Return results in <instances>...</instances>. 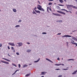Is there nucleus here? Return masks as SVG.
Listing matches in <instances>:
<instances>
[{"mask_svg":"<svg viewBox=\"0 0 77 77\" xmlns=\"http://www.w3.org/2000/svg\"><path fill=\"white\" fill-rule=\"evenodd\" d=\"M38 6L39 7H37V8H38V10H39V11H44V8H42V7L40 5H38Z\"/></svg>","mask_w":77,"mask_h":77,"instance_id":"f257e3e1","label":"nucleus"},{"mask_svg":"<svg viewBox=\"0 0 77 77\" xmlns=\"http://www.w3.org/2000/svg\"><path fill=\"white\" fill-rule=\"evenodd\" d=\"M57 12H58V13H60V14H63V15H66V14H65V13L60 11H57Z\"/></svg>","mask_w":77,"mask_h":77,"instance_id":"f03ea898","label":"nucleus"},{"mask_svg":"<svg viewBox=\"0 0 77 77\" xmlns=\"http://www.w3.org/2000/svg\"><path fill=\"white\" fill-rule=\"evenodd\" d=\"M73 42H74L73 40H72L71 41V43L72 44H73L74 45H76L75 47H77V44L76 43Z\"/></svg>","mask_w":77,"mask_h":77,"instance_id":"7ed1b4c3","label":"nucleus"},{"mask_svg":"<svg viewBox=\"0 0 77 77\" xmlns=\"http://www.w3.org/2000/svg\"><path fill=\"white\" fill-rule=\"evenodd\" d=\"M71 36L70 35H63L62 36V38H65V37H69L71 38Z\"/></svg>","mask_w":77,"mask_h":77,"instance_id":"20e7f679","label":"nucleus"},{"mask_svg":"<svg viewBox=\"0 0 77 77\" xmlns=\"http://www.w3.org/2000/svg\"><path fill=\"white\" fill-rule=\"evenodd\" d=\"M52 14L53 15H56V16H61L62 17V15L59 14H56V13H52Z\"/></svg>","mask_w":77,"mask_h":77,"instance_id":"39448f33","label":"nucleus"},{"mask_svg":"<svg viewBox=\"0 0 77 77\" xmlns=\"http://www.w3.org/2000/svg\"><path fill=\"white\" fill-rule=\"evenodd\" d=\"M1 62H2V63H6V64H9V63L8 62H6V61H5L3 60H1Z\"/></svg>","mask_w":77,"mask_h":77,"instance_id":"423d86ee","label":"nucleus"},{"mask_svg":"<svg viewBox=\"0 0 77 77\" xmlns=\"http://www.w3.org/2000/svg\"><path fill=\"white\" fill-rule=\"evenodd\" d=\"M9 45H11V46H15V44L14 43H8Z\"/></svg>","mask_w":77,"mask_h":77,"instance_id":"0eeeda50","label":"nucleus"},{"mask_svg":"<svg viewBox=\"0 0 77 77\" xmlns=\"http://www.w3.org/2000/svg\"><path fill=\"white\" fill-rule=\"evenodd\" d=\"M66 6L67 8H69V7H71V8L73 6V5H66Z\"/></svg>","mask_w":77,"mask_h":77,"instance_id":"6e6552de","label":"nucleus"},{"mask_svg":"<svg viewBox=\"0 0 77 77\" xmlns=\"http://www.w3.org/2000/svg\"><path fill=\"white\" fill-rule=\"evenodd\" d=\"M17 44H18L19 46L20 47L23 45V43L21 42L17 43Z\"/></svg>","mask_w":77,"mask_h":77,"instance_id":"1a4fd4ad","label":"nucleus"},{"mask_svg":"<svg viewBox=\"0 0 77 77\" xmlns=\"http://www.w3.org/2000/svg\"><path fill=\"white\" fill-rule=\"evenodd\" d=\"M46 60H48V61H49V62H51V63H53V62H52V61L51 60L48 59V58H46Z\"/></svg>","mask_w":77,"mask_h":77,"instance_id":"9d476101","label":"nucleus"},{"mask_svg":"<svg viewBox=\"0 0 77 77\" xmlns=\"http://www.w3.org/2000/svg\"><path fill=\"white\" fill-rule=\"evenodd\" d=\"M2 59H4V60H7V61H8V62H11V60L8 59H6V58H2Z\"/></svg>","mask_w":77,"mask_h":77,"instance_id":"9b49d317","label":"nucleus"},{"mask_svg":"<svg viewBox=\"0 0 77 77\" xmlns=\"http://www.w3.org/2000/svg\"><path fill=\"white\" fill-rule=\"evenodd\" d=\"M34 10L35 11V12H36V13H39V14L41 13V12L39 11H37L36 10H35V9H34Z\"/></svg>","mask_w":77,"mask_h":77,"instance_id":"f8f14e48","label":"nucleus"},{"mask_svg":"<svg viewBox=\"0 0 77 77\" xmlns=\"http://www.w3.org/2000/svg\"><path fill=\"white\" fill-rule=\"evenodd\" d=\"M62 11H66V12H69V11H68L67 10L65 9H61V10Z\"/></svg>","mask_w":77,"mask_h":77,"instance_id":"ddd939ff","label":"nucleus"},{"mask_svg":"<svg viewBox=\"0 0 77 77\" xmlns=\"http://www.w3.org/2000/svg\"><path fill=\"white\" fill-rule=\"evenodd\" d=\"M13 11L14 12H17V10L15 8H14L13 10Z\"/></svg>","mask_w":77,"mask_h":77,"instance_id":"4468645a","label":"nucleus"},{"mask_svg":"<svg viewBox=\"0 0 77 77\" xmlns=\"http://www.w3.org/2000/svg\"><path fill=\"white\" fill-rule=\"evenodd\" d=\"M19 71L18 70H16V71H15V72H14V73H13L12 75H14V74H15V73H16V72H17V71Z\"/></svg>","mask_w":77,"mask_h":77,"instance_id":"2eb2a0df","label":"nucleus"},{"mask_svg":"<svg viewBox=\"0 0 77 77\" xmlns=\"http://www.w3.org/2000/svg\"><path fill=\"white\" fill-rule=\"evenodd\" d=\"M77 72V70H76L74 72H73L72 73V74H76V72Z\"/></svg>","mask_w":77,"mask_h":77,"instance_id":"dca6fc26","label":"nucleus"},{"mask_svg":"<svg viewBox=\"0 0 77 77\" xmlns=\"http://www.w3.org/2000/svg\"><path fill=\"white\" fill-rule=\"evenodd\" d=\"M55 65H57V66H60V65H61V64H56Z\"/></svg>","mask_w":77,"mask_h":77,"instance_id":"f3484780","label":"nucleus"},{"mask_svg":"<svg viewBox=\"0 0 77 77\" xmlns=\"http://www.w3.org/2000/svg\"><path fill=\"white\" fill-rule=\"evenodd\" d=\"M59 0L60 3H62L63 2V0Z\"/></svg>","mask_w":77,"mask_h":77,"instance_id":"a211bd4d","label":"nucleus"},{"mask_svg":"<svg viewBox=\"0 0 77 77\" xmlns=\"http://www.w3.org/2000/svg\"><path fill=\"white\" fill-rule=\"evenodd\" d=\"M68 60H69H69H73V61H74V60H75L74 59H69Z\"/></svg>","mask_w":77,"mask_h":77,"instance_id":"6ab92c4d","label":"nucleus"},{"mask_svg":"<svg viewBox=\"0 0 77 77\" xmlns=\"http://www.w3.org/2000/svg\"><path fill=\"white\" fill-rule=\"evenodd\" d=\"M31 50H28L27 51V53H29V52H30L31 51Z\"/></svg>","mask_w":77,"mask_h":77,"instance_id":"aec40b11","label":"nucleus"},{"mask_svg":"<svg viewBox=\"0 0 77 77\" xmlns=\"http://www.w3.org/2000/svg\"><path fill=\"white\" fill-rule=\"evenodd\" d=\"M72 8H74L75 9H77V7L75 6H73L72 7Z\"/></svg>","mask_w":77,"mask_h":77,"instance_id":"412c9836","label":"nucleus"},{"mask_svg":"<svg viewBox=\"0 0 77 77\" xmlns=\"http://www.w3.org/2000/svg\"><path fill=\"white\" fill-rule=\"evenodd\" d=\"M40 60V58H39L37 60L35 61V62H38V61H39Z\"/></svg>","mask_w":77,"mask_h":77,"instance_id":"4be33fe9","label":"nucleus"},{"mask_svg":"<svg viewBox=\"0 0 77 77\" xmlns=\"http://www.w3.org/2000/svg\"><path fill=\"white\" fill-rule=\"evenodd\" d=\"M12 65L13 66H15V67H17V65H16L15 64H14V63H12Z\"/></svg>","mask_w":77,"mask_h":77,"instance_id":"5701e85b","label":"nucleus"},{"mask_svg":"<svg viewBox=\"0 0 77 77\" xmlns=\"http://www.w3.org/2000/svg\"><path fill=\"white\" fill-rule=\"evenodd\" d=\"M58 5H59V6H64V5L58 4Z\"/></svg>","mask_w":77,"mask_h":77,"instance_id":"b1692460","label":"nucleus"},{"mask_svg":"<svg viewBox=\"0 0 77 77\" xmlns=\"http://www.w3.org/2000/svg\"><path fill=\"white\" fill-rule=\"evenodd\" d=\"M32 14H35V15H36V12H35L34 11L32 12Z\"/></svg>","mask_w":77,"mask_h":77,"instance_id":"393cba45","label":"nucleus"},{"mask_svg":"<svg viewBox=\"0 0 77 77\" xmlns=\"http://www.w3.org/2000/svg\"><path fill=\"white\" fill-rule=\"evenodd\" d=\"M20 27L19 25H16L15 26V27Z\"/></svg>","mask_w":77,"mask_h":77,"instance_id":"a878e982","label":"nucleus"},{"mask_svg":"<svg viewBox=\"0 0 77 77\" xmlns=\"http://www.w3.org/2000/svg\"><path fill=\"white\" fill-rule=\"evenodd\" d=\"M42 75H44L45 74L44 73H45V72H42Z\"/></svg>","mask_w":77,"mask_h":77,"instance_id":"bb28decb","label":"nucleus"},{"mask_svg":"<svg viewBox=\"0 0 77 77\" xmlns=\"http://www.w3.org/2000/svg\"><path fill=\"white\" fill-rule=\"evenodd\" d=\"M52 5V3L50 2L48 3V5Z\"/></svg>","mask_w":77,"mask_h":77,"instance_id":"cd10ccee","label":"nucleus"},{"mask_svg":"<svg viewBox=\"0 0 77 77\" xmlns=\"http://www.w3.org/2000/svg\"><path fill=\"white\" fill-rule=\"evenodd\" d=\"M30 75V74H27L26 75H25V76H29V75Z\"/></svg>","mask_w":77,"mask_h":77,"instance_id":"c85d7f7f","label":"nucleus"},{"mask_svg":"<svg viewBox=\"0 0 77 77\" xmlns=\"http://www.w3.org/2000/svg\"><path fill=\"white\" fill-rule=\"evenodd\" d=\"M24 67H27V65L25 64L24 65Z\"/></svg>","mask_w":77,"mask_h":77,"instance_id":"c756f323","label":"nucleus"},{"mask_svg":"<svg viewBox=\"0 0 77 77\" xmlns=\"http://www.w3.org/2000/svg\"><path fill=\"white\" fill-rule=\"evenodd\" d=\"M11 50H14V47H11Z\"/></svg>","mask_w":77,"mask_h":77,"instance_id":"7c9ffc66","label":"nucleus"},{"mask_svg":"<svg viewBox=\"0 0 77 77\" xmlns=\"http://www.w3.org/2000/svg\"><path fill=\"white\" fill-rule=\"evenodd\" d=\"M49 2H52V1H54V0H48Z\"/></svg>","mask_w":77,"mask_h":77,"instance_id":"2f4dec72","label":"nucleus"},{"mask_svg":"<svg viewBox=\"0 0 77 77\" xmlns=\"http://www.w3.org/2000/svg\"><path fill=\"white\" fill-rule=\"evenodd\" d=\"M16 54L19 56V53L18 52L16 53Z\"/></svg>","mask_w":77,"mask_h":77,"instance_id":"473e14b6","label":"nucleus"},{"mask_svg":"<svg viewBox=\"0 0 77 77\" xmlns=\"http://www.w3.org/2000/svg\"><path fill=\"white\" fill-rule=\"evenodd\" d=\"M19 65V67L20 68L21 67V65H20V64H18Z\"/></svg>","mask_w":77,"mask_h":77,"instance_id":"72a5a7b5","label":"nucleus"},{"mask_svg":"<svg viewBox=\"0 0 77 77\" xmlns=\"http://www.w3.org/2000/svg\"><path fill=\"white\" fill-rule=\"evenodd\" d=\"M58 22H60V23H62V22H63V21L62 20H59Z\"/></svg>","mask_w":77,"mask_h":77,"instance_id":"f704fd0d","label":"nucleus"},{"mask_svg":"<svg viewBox=\"0 0 77 77\" xmlns=\"http://www.w3.org/2000/svg\"><path fill=\"white\" fill-rule=\"evenodd\" d=\"M2 44L0 43V47H2Z\"/></svg>","mask_w":77,"mask_h":77,"instance_id":"c9c22d12","label":"nucleus"},{"mask_svg":"<svg viewBox=\"0 0 77 77\" xmlns=\"http://www.w3.org/2000/svg\"><path fill=\"white\" fill-rule=\"evenodd\" d=\"M42 34H47V33H46V32H42Z\"/></svg>","mask_w":77,"mask_h":77,"instance_id":"e433bc0d","label":"nucleus"},{"mask_svg":"<svg viewBox=\"0 0 77 77\" xmlns=\"http://www.w3.org/2000/svg\"><path fill=\"white\" fill-rule=\"evenodd\" d=\"M21 21H21V20H19L18 21V23H20V22H21Z\"/></svg>","mask_w":77,"mask_h":77,"instance_id":"4c0bfd02","label":"nucleus"},{"mask_svg":"<svg viewBox=\"0 0 77 77\" xmlns=\"http://www.w3.org/2000/svg\"><path fill=\"white\" fill-rule=\"evenodd\" d=\"M57 35H61V33H58Z\"/></svg>","mask_w":77,"mask_h":77,"instance_id":"58836bf2","label":"nucleus"},{"mask_svg":"<svg viewBox=\"0 0 77 77\" xmlns=\"http://www.w3.org/2000/svg\"><path fill=\"white\" fill-rule=\"evenodd\" d=\"M68 69H63V70H68Z\"/></svg>","mask_w":77,"mask_h":77,"instance_id":"ea45409f","label":"nucleus"},{"mask_svg":"<svg viewBox=\"0 0 77 77\" xmlns=\"http://www.w3.org/2000/svg\"><path fill=\"white\" fill-rule=\"evenodd\" d=\"M38 3H39V4H41V3H40V2H39V1H38Z\"/></svg>","mask_w":77,"mask_h":77,"instance_id":"a19ab883","label":"nucleus"},{"mask_svg":"<svg viewBox=\"0 0 77 77\" xmlns=\"http://www.w3.org/2000/svg\"><path fill=\"white\" fill-rule=\"evenodd\" d=\"M57 60H60V59L59 58H58L57 59Z\"/></svg>","mask_w":77,"mask_h":77,"instance_id":"79ce46f5","label":"nucleus"},{"mask_svg":"<svg viewBox=\"0 0 77 77\" xmlns=\"http://www.w3.org/2000/svg\"><path fill=\"white\" fill-rule=\"evenodd\" d=\"M34 10H35V9H36V7H35V8H34Z\"/></svg>","mask_w":77,"mask_h":77,"instance_id":"37998d69","label":"nucleus"},{"mask_svg":"<svg viewBox=\"0 0 77 77\" xmlns=\"http://www.w3.org/2000/svg\"><path fill=\"white\" fill-rule=\"evenodd\" d=\"M60 69H56L55 70H59Z\"/></svg>","mask_w":77,"mask_h":77,"instance_id":"c03bdc74","label":"nucleus"},{"mask_svg":"<svg viewBox=\"0 0 77 77\" xmlns=\"http://www.w3.org/2000/svg\"><path fill=\"white\" fill-rule=\"evenodd\" d=\"M62 77V75H59L58 76V77Z\"/></svg>","mask_w":77,"mask_h":77,"instance_id":"a18cd8bd","label":"nucleus"},{"mask_svg":"<svg viewBox=\"0 0 77 77\" xmlns=\"http://www.w3.org/2000/svg\"><path fill=\"white\" fill-rule=\"evenodd\" d=\"M8 49L9 50L10 49V48H9V46H8Z\"/></svg>","mask_w":77,"mask_h":77,"instance_id":"49530a36","label":"nucleus"},{"mask_svg":"<svg viewBox=\"0 0 77 77\" xmlns=\"http://www.w3.org/2000/svg\"><path fill=\"white\" fill-rule=\"evenodd\" d=\"M61 65H63V66H64V64H61Z\"/></svg>","mask_w":77,"mask_h":77,"instance_id":"de8ad7c7","label":"nucleus"},{"mask_svg":"<svg viewBox=\"0 0 77 77\" xmlns=\"http://www.w3.org/2000/svg\"><path fill=\"white\" fill-rule=\"evenodd\" d=\"M76 30H74V31H72V32H76Z\"/></svg>","mask_w":77,"mask_h":77,"instance_id":"09e8293b","label":"nucleus"},{"mask_svg":"<svg viewBox=\"0 0 77 77\" xmlns=\"http://www.w3.org/2000/svg\"><path fill=\"white\" fill-rule=\"evenodd\" d=\"M48 8H49V7H48L47 8V9L48 10Z\"/></svg>","mask_w":77,"mask_h":77,"instance_id":"8fccbe9b","label":"nucleus"},{"mask_svg":"<svg viewBox=\"0 0 77 77\" xmlns=\"http://www.w3.org/2000/svg\"><path fill=\"white\" fill-rule=\"evenodd\" d=\"M13 52H15V50H14V49L13 51Z\"/></svg>","mask_w":77,"mask_h":77,"instance_id":"3c124183","label":"nucleus"},{"mask_svg":"<svg viewBox=\"0 0 77 77\" xmlns=\"http://www.w3.org/2000/svg\"><path fill=\"white\" fill-rule=\"evenodd\" d=\"M27 44H30V43H29V42H27Z\"/></svg>","mask_w":77,"mask_h":77,"instance_id":"603ef678","label":"nucleus"},{"mask_svg":"<svg viewBox=\"0 0 77 77\" xmlns=\"http://www.w3.org/2000/svg\"><path fill=\"white\" fill-rule=\"evenodd\" d=\"M67 45L68 46V43L67 42Z\"/></svg>","mask_w":77,"mask_h":77,"instance_id":"864d4df0","label":"nucleus"},{"mask_svg":"<svg viewBox=\"0 0 77 77\" xmlns=\"http://www.w3.org/2000/svg\"><path fill=\"white\" fill-rule=\"evenodd\" d=\"M64 0V2H66V0Z\"/></svg>","mask_w":77,"mask_h":77,"instance_id":"5fc2aeb1","label":"nucleus"},{"mask_svg":"<svg viewBox=\"0 0 77 77\" xmlns=\"http://www.w3.org/2000/svg\"><path fill=\"white\" fill-rule=\"evenodd\" d=\"M49 10H50V11H51V8H50L49 9Z\"/></svg>","mask_w":77,"mask_h":77,"instance_id":"6e6d98bb","label":"nucleus"},{"mask_svg":"<svg viewBox=\"0 0 77 77\" xmlns=\"http://www.w3.org/2000/svg\"><path fill=\"white\" fill-rule=\"evenodd\" d=\"M69 12L70 13H72V12L71 11H69Z\"/></svg>","mask_w":77,"mask_h":77,"instance_id":"4d7b16f0","label":"nucleus"},{"mask_svg":"<svg viewBox=\"0 0 77 77\" xmlns=\"http://www.w3.org/2000/svg\"><path fill=\"white\" fill-rule=\"evenodd\" d=\"M32 65V64H29V65Z\"/></svg>","mask_w":77,"mask_h":77,"instance_id":"13d9d810","label":"nucleus"},{"mask_svg":"<svg viewBox=\"0 0 77 77\" xmlns=\"http://www.w3.org/2000/svg\"><path fill=\"white\" fill-rule=\"evenodd\" d=\"M75 1L76 2H77V0H75Z\"/></svg>","mask_w":77,"mask_h":77,"instance_id":"bf43d9fd","label":"nucleus"},{"mask_svg":"<svg viewBox=\"0 0 77 77\" xmlns=\"http://www.w3.org/2000/svg\"><path fill=\"white\" fill-rule=\"evenodd\" d=\"M47 11H48V12H49V11H48V10L47 9Z\"/></svg>","mask_w":77,"mask_h":77,"instance_id":"052dcab7","label":"nucleus"},{"mask_svg":"<svg viewBox=\"0 0 77 77\" xmlns=\"http://www.w3.org/2000/svg\"><path fill=\"white\" fill-rule=\"evenodd\" d=\"M75 41H77V38H76V40H75Z\"/></svg>","mask_w":77,"mask_h":77,"instance_id":"680f3d73","label":"nucleus"},{"mask_svg":"<svg viewBox=\"0 0 77 77\" xmlns=\"http://www.w3.org/2000/svg\"><path fill=\"white\" fill-rule=\"evenodd\" d=\"M41 77H44V76H41Z\"/></svg>","mask_w":77,"mask_h":77,"instance_id":"e2e57ef3","label":"nucleus"},{"mask_svg":"<svg viewBox=\"0 0 77 77\" xmlns=\"http://www.w3.org/2000/svg\"><path fill=\"white\" fill-rule=\"evenodd\" d=\"M69 67H67L66 68H68Z\"/></svg>","mask_w":77,"mask_h":77,"instance_id":"0e129e2a","label":"nucleus"},{"mask_svg":"<svg viewBox=\"0 0 77 77\" xmlns=\"http://www.w3.org/2000/svg\"><path fill=\"white\" fill-rule=\"evenodd\" d=\"M8 56H10V55H8Z\"/></svg>","mask_w":77,"mask_h":77,"instance_id":"69168bd1","label":"nucleus"},{"mask_svg":"<svg viewBox=\"0 0 77 77\" xmlns=\"http://www.w3.org/2000/svg\"><path fill=\"white\" fill-rule=\"evenodd\" d=\"M62 60H63V58H62Z\"/></svg>","mask_w":77,"mask_h":77,"instance_id":"338daca9","label":"nucleus"},{"mask_svg":"<svg viewBox=\"0 0 77 77\" xmlns=\"http://www.w3.org/2000/svg\"><path fill=\"white\" fill-rule=\"evenodd\" d=\"M1 11V10H0V11Z\"/></svg>","mask_w":77,"mask_h":77,"instance_id":"774afa93","label":"nucleus"}]
</instances>
